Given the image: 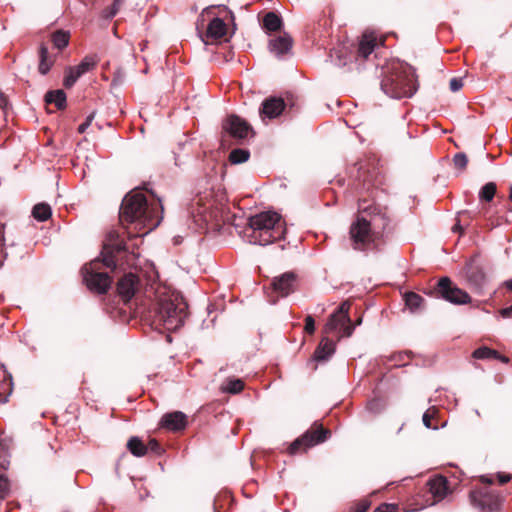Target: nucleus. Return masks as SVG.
<instances>
[{"label": "nucleus", "instance_id": "obj_1", "mask_svg": "<svg viewBox=\"0 0 512 512\" xmlns=\"http://www.w3.org/2000/svg\"><path fill=\"white\" fill-rule=\"evenodd\" d=\"M128 262V248L116 231H111L103 244L100 256L82 267L83 281L91 292L106 294L112 284L107 270L115 272Z\"/></svg>", "mask_w": 512, "mask_h": 512}, {"label": "nucleus", "instance_id": "obj_2", "mask_svg": "<svg viewBox=\"0 0 512 512\" xmlns=\"http://www.w3.org/2000/svg\"><path fill=\"white\" fill-rule=\"evenodd\" d=\"M158 206L163 210L160 204L149 205L141 192H130L124 197L119 220L127 229L125 233L128 239L144 236L159 225L162 217L159 216Z\"/></svg>", "mask_w": 512, "mask_h": 512}, {"label": "nucleus", "instance_id": "obj_3", "mask_svg": "<svg viewBox=\"0 0 512 512\" xmlns=\"http://www.w3.org/2000/svg\"><path fill=\"white\" fill-rule=\"evenodd\" d=\"M188 317V304L184 298L175 291L165 287L155 291V299L147 311L146 319L156 329L164 328L174 331L184 324Z\"/></svg>", "mask_w": 512, "mask_h": 512}, {"label": "nucleus", "instance_id": "obj_4", "mask_svg": "<svg viewBox=\"0 0 512 512\" xmlns=\"http://www.w3.org/2000/svg\"><path fill=\"white\" fill-rule=\"evenodd\" d=\"M249 242L268 245L284 237L285 229L280 223V215L276 212H261L248 219Z\"/></svg>", "mask_w": 512, "mask_h": 512}, {"label": "nucleus", "instance_id": "obj_5", "mask_svg": "<svg viewBox=\"0 0 512 512\" xmlns=\"http://www.w3.org/2000/svg\"><path fill=\"white\" fill-rule=\"evenodd\" d=\"M367 192H369L371 199L360 194L358 198V212L361 216H365L368 219V224H370L373 231H378V237L381 239L390 224V217L386 207L375 203L374 189L370 192L368 187Z\"/></svg>", "mask_w": 512, "mask_h": 512}, {"label": "nucleus", "instance_id": "obj_6", "mask_svg": "<svg viewBox=\"0 0 512 512\" xmlns=\"http://www.w3.org/2000/svg\"><path fill=\"white\" fill-rule=\"evenodd\" d=\"M351 301L346 300L329 316L324 327V333H334L337 339L350 337L354 331L355 325L361 323V318L355 324H352L349 311Z\"/></svg>", "mask_w": 512, "mask_h": 512}, {"label": "nucleus", "instance_id": "obj_7", "mask_svg": "<svg viewBox=\"0 0 512 512\" xmlns=\"http://www.w3.org/2000/svg\"><path fill=\"white\" fill-rule=\"evenodd\" d=\"M331 434V430L323 427L321 423L316 421L304 434L289 444L286 451L291 456L305 453L309 448L328 440L331 437Z\"/></svg>", "mask_w": 512, "mask_h": 512}, {"label": "nucleus", "instance_id": "obj_8", "mask_svg": "<svg viewBox=\"0 0 512 512\" xmlns=\"http://www.w3.org/2000/svg\"><path fill=\"white\" fill-rule=\"evenodd\" d=\"M381 89L392 98L411 97L416 91L414 81L402 71L386 74L381 81Z\"/></svg>", "mask_w": 512, "mask_h": 512}, {"label": "nucleus", "instance_id": "obj_9", "mask_svg": "<svg viewBox=\"0 0 512 512\" xmlns=\"http://www.w3.org/2000/svg\"><path fill=\"white\" fill-rule=\"evenodd\" d=\"M350 239L352 247L358 251L366 250L371 244L375 248L378 247L377 242L380 240L378 231H373L368 224V219L365 216L359 215L355 222L350 227Z\"/></svg>", "mask_w": 512, "mask_h": 512}, {"label": "nucleus", "instance_id": "obj_10", "mask_svg": "<svg viewBox=\"0 0 512 512\" xmlns=\"http://www.w3.org/2000/svg\"><path fill=\"white\" fill-rule=\"evenodd\" d=\"M431 293L455 305L471 302L469 294L456 286L449 277L440 278Z\"/></svg>", "mask_w": 512, "mask_h": 512}, {"label": "nucleus", "instance_id": "obj_11", "mask_svg": "<svg viewBox=\"0 0 512 512\" xmlns=\"http://www.w3.org/2000/svg\"><path fill=\"white\" fill-rule=\"evenodd\" d=\"M141 279L135 273H124L116 282V291L120 299L126 304L140 290Z\"/></svg>", "mask_w": 512, "mask_h": 512}, {"label": "nucleus", "instance_id": "obj_12", "mask_svg": "<svg viewBox=\"0 0 512 512\" xmlns=\"http://www.w3.org/2000/svg\"><path fill=\"white\" fill-rule=\"evenodd\" d=\"M222 129L231 137L237 140H243L251 133L254 135L252 126L238 115H229L222 124Z\"/></svg>", "mask_w": 512, "mask_h": 512}, {"label": "nucleus", "instance_id": "obj_13", "mask_svg": "<svg viewBox=\"0 0 512 512\" xmlns=\"http://www.w3.org/2000/svg\"><path fill=\"white\" fill-rule=\"evenodd\" d=\"M296 281L297 275L293 272H286L279 277H275L271 282V288L276 297L270 301L275 303L278 297H285L293 293L296 289Z\"/></svg>", "mask_w": 512, "mask_h": 512}, {"label": "nucleus", "instance_id": "obj_14", "mask_svg": "<svg viewBox=\"0 0 512 512\" xmlns=\"http://www.w3.org/2000/svg\"><path fill=\"white\" fill-rule=\"evenodd\" d=\"M472 504L481 512H497L501 506L499 496L483 491H475L470 494Z\"/></svg>", "mask_w": 512, "mask_h": 512}, {"label": "nucleus", "instance_id": "obj_15", "mask_svg": "<svg viewBox=\"0 0 512 512\" xmlns=\"http://www.w3.org/2000/svg\"><path fill=\"white\" fill-rule=\"evenodd\" d=\"M286 111L284 98L271 96L266 98L259 109V116L264 121L266 118L274 119Z\"/></svg>", "mask_w": 512, "mask_h": 512}, {"label": "nucleus", "instance_id": "obj_16", "mask_svg": "<svg viewBox=\"0 0 512 512\" xmlns=\"http://www.w3.org/2000/svg\"><path fill=\"white\" fill-rule=\"evenodd\" d=\"M187 423V416L181 411L166 413L160 420L161 427L174 432L184 430Z\"/></svg>", "mask_w": 512, "mask_h": 512}, {"label": "nucleus", "instance_id": "obj_17", "mask_svg": "<svg viewBox=\"0 0 512 512\" xmlns=\"http://www.w3.org/2000/svg\"><path fill=\"white\" fill-rule=\"evenodd\" d=\"M467 281L477 289H480L485 283V273L482 267L477 263L476 256L472 257L465 268Z\"/></svg>", "mask_w": 512, "mask_h": 512}, {"label": "nucleus", "instance_id": "obj_18", "mask_svg": "<svg viewBox=\"0 0 512 512\" xmlns=\"http://www.w3.org/2000/svg\"><path fill=\"white\" fill-rule=\"evenodd\" d=\"M292 45V38L287 33H283L282 35L270 39L269 50L277 57H281L291 51Z\"/></svg>", "mask_w": 512, "mask_h": 512}, {"label": "nucleus", "instance_id": "obj_19", "mask_svg": "<svg viewBox=\"0 0 512 512\" xmlns=\"http://www.w3.org/2000/svg\"><path fill=\"white\" fill-rule=\"evenodd\" d=\"M427 486L435 501H440L447 495L448 481L443 476H437L433 479H430L427 482Z\"/></svg>", "mask_w": 512, "mask_h": 512}, {"label": "nucleus", "instance_id": "obj_20", "mask_svg": "<svg viewBox=\"0 0 512 512\" xmlns=\"http://www.w3.org/2000/svg\"><path fill=\"white\" fill-rule=\"evenodd\" d=\"M226 32L227 25L225 22L222 19L215 17L209 22L205 37L207 39L219 40L226 35Z\"/></svg>", "mask_w": 512, "mask_h": 512}, {"label": "nucleus", "instance_id": "obj_21", "mask_svg": "<svg viewBox=\"0 0 512 512\" xmlns=\"http://www.w3.org/2000/svg\"><path fill=\"white\" fill-rule=\"evenodd\" d=\"M334 351L335 342L328 337H323L314 352V359L316 361L326 360Z\"/></svg>", "mask_w": 512, "mask_h": 512}, {"label": "nucleus", "instance_id": "obj_22", "mask_svg": "<svg viewBox=\"0 0 512 512\" xmlns=\"http://www.w3.org/2000/svg\"><path fill=\"white\" fill-rule=\"evenodd\" d=\"M376 38L370 34H363L357 48V56L367 59L376 47Z\"/></svg>", "mask_w": 512, "mask_h": 512}, {"label": "nucleus", "instance_id": "obj_23", "mask_svg": "<svg viewBox=\"0 0 512 512\" xmlns=\"http://www.w3.org/2000/svg\"><path fill=\"white\" fill-rule=\"evenodd\" d=\"M472 356L475 359H495V360H500L503 363L509 362V358L507 356L501 355L497 350L491 349L486 346L477 348L472 353Z\"/></svg>", "mask_w": 512, "mask_h": 512}, {"label": "nucleus", "instance_id": "obj_24", "mask_svg": "<svg viewBox=\"0 0 512 512\" xmlns=\"http://www.w3.org/2000/svg\"><path fill=\"white\" fill-rule=\"evenodd\" d=\"M39 66L38 70L41 74L45 75L49 72L54 64V58L49 54L48 48L42 44L39 48Z\"/></svg>", "mask_w": 512, "mask_h": 512}, {"label": "nucleus", "instance_id": "obj_25", "mask_svg": "<svg viewBox=\"0 0 512 512\" xmlns=\"http://www.w3.org/2000/svg\"><path fill=\"white\" fill-rule=\"evenodd\" d=\"M86 72L84 69L80 68V65L77 66H69L65 69V77L63 80V85L65 88H71L76 81Z\"/></svg>", "mask_w": 512, "mask_h": 512}, {"label": "nucleus", "instance_id": "obj_26", "mask_svg": "<svg viewBox=\"0 0 512 512\" xmlns=\"http://www.w3.org/2000/svg\"><path fill=\"white\" fill-rule=\"evenodd\" d=\"M86 72L84 69L80 68V65L77 66H69L65 69V77L63 80V85L65 88H71L76 81Z\"/></svg>", "mask_w": 512, "mask_h": 512}, {"label": "nucleus", "instance_id": "obj_27", "mask_svg": "<svg viewBox=\"0 0 512 512\" xmlns=\"http://www.w3.org/2000/svg\"><path fill=\"white\" fill-rule=\"evenodd\" d=\"M86 72L84 69L80 68V65L77 66H69L65 69V77L63 80V85L65 88H71L76 81Z\"/></svg>", "mask_w": 512, "mask_h": 512}, {"label": "nucleus", "instance_id": "obj_28", "mask_svg": "<svg viewBox=\"0 0 512 512\" xmlns=\"http://www.w3.org/2000/svg\"><path fill=\"white\" fill-rule=\"evenodd\" d=\"M86 72L84 69L80 68V65L77 66H69L65 69V77L63 80V85L65 88H71L76 81Z\"/></svg>", "mask_w": 512, "mask_h": 512}, {"label": "nucleus", "instance_id": "obj_29", "mask_svg": "<svg viewBox=\"0 0 512 512\" xmlns=\"http://www.w3.org/2000/svg\"><path fill=\"white\" fill-rule=\"evenodd\" d=\"M126 447L136 457H143L148 452V446L137 436H132L127 441Z\"/></svg>", "mask_w": 512, "mask_h": 512}, {"label": "nucleus", "instance_id": "obj_30", "mask_svg": "<svg viewBox=\"0 0 512 512\" xmlns=\"http://www.w3.org/2000/svg\"><path fill=\"white\" fill-rule=\"evenodd\" d=\"M47 104H54L58 110L66 108V94L63 90L48 91L45 95Z\"/></svg>", "mask_w": 512, "mask_h": 512}, {"label": "nucleus", "instance_id": "obj_31", "mask_svg": "<svg viewBox=\"0 0 512 512\" xmlns=\"http://www.w3.org/2000/svg\"><path fill=\"white\" fill-rule=\"evenodd\" d=\"M282 19L274 12H268L263 18V27L270 31L276 32L281 29Z\"/></svg>", "mask_w": 512, "mask_h": 512}, {"label": "nucleus", "instance_id": "obj_32", "mask_svg": "<svg viewBox=\"0 0 512 512\" xmlns=\"http://www.w3.org/2000/svg\"><path fill=\"white\" fill-rule=\"evenodd\" d=\"M11 448L10 439H0V470H6L9 466V451Z\"/></svg>", "mask_w": 512, "mask_h": 512}, {"label": "nucleus", "instance_id": "obj_33", "mask_svg": "<svg viewBox=\"0 0 512 512\" xmlns=\"http://www.w3.org/2000/svg\"><path fill=\"white\" fill-rule=\"evenodd\" d=\"M52 215V210L47 203H38L32 209V216L38 221H46Z\"/></svg>", "mask_w": 512, "mask_h": 512}, {"label": "nucleus", "instance_id": "obj_34", "mask_svg": "<svg viewBox=\"0 0 512 512\" xmlns=\"http://www.w3.org/2000/svg\"><path fill=\"white\" fill-rule=\"evenodd\" d=\"M70 39V33L64 30H57L51 35V41L55 48L62 50L65 48Z\"/></svg>", "mask_w": 512, "mask_h": 512}, {"label": "nucleus", "instance_id": "obj_35", "mask_svg": "<svg viewBox=\"0 0 512 512\" xmlns=\"http://www.w3.org/2000/svg\"><path fill=\"white\" fill-rule=\"evenodd\" d=\"M497 192V186L494 182L486 183L479 191L480 201L491 202Z\"/></svg>", "mask_w": 512, "mask_h": 512}, {"label": "nucleus", "instance_id": "obj_36", "mask_svg": "<svg viewBox=\"0 0 512 512\" xmlns=\"http://www.w3.org/2000/svg\"><path fill=\"white\" fill-rule=\"evenodd\" d=\"M126 0H114L112 5L106 7L101 12V17L106 20L112 19L120 11Z\"/></svg>", "mask_w": 512, "mask_h": 512}, {"label": "nucleus", "instance_id": "obj_37", "mask_svg": "<svg viewBox=\"0 0 512 512\" xmlns=\"http://www.w3.org/2000/svg\"><path fill=\"white\" fill-rule=\"evenodd\" d=\"M250 157V152L246 149H234L229 154V161L232 164H240L246 162Z\"/></svg>", "mask_w": 512, "mask_h": 512}, {"label": "nucleus", "instance_id": "obj_38", "mask_svg": "<svg viewBox=\"0 0 512 512\" xmlns=\"http://www.w3.org/2000/svg\"><path fill=\"white\" fill-rule=\"evenodd\" d=\"M405 304L411 309L415 310L418 309L424 299L415 292H407L404 295Z\"/></svg>", "mask_w": 512, "mask_h": 512}, {"label": "nucleus", "instance_id": "obj_39", "mask_svg": "<svg viewBox=\"0 0 512 512\" xmlns=\"http://www.w3.org/2000/svg\"><path fill=\"white\" fill-rule=\"evenodd\" d=\"M223 389L228 393L237 394L244 389V382L241 379H231L227 381Z\"/></svg>", "mask_w": 512, "mask_h": 512}, {"label": "nucleus", "instance_id": "obj_40", "mask_svg": "<svg viewBox=\"0 0 512 512\" xmlns=\"http://www.w3.org/2000/svg\"><path fill=\"white\" fill-rule=\"evenodd\" d=\"M99 62V59L95 55H88L83 58V60L79 63L80 68L84 69V71L87 73L91 70H93Z\"/></svg>", "mask_w": 512, "mask_h": 512}, {"label": "nucleus", "instance_id": "obj_41", "mask_svg": "<svg viewBox=\"0 0 512 512\" xmlns=\"http://www.w3.org/2000/svg\"><path fill=\"white\" fill-rule=\"evenodd\" d=\"M489 209L486 208L483 210V215L487 219L488 223L487 225L491 228L500 226L503 222H506V219L502 216H494V215H488Z\"/></svg>", "mask_w": 512, "mask_h": 512}, {"label": "nucleus", "instance_id": "obj_42", "mask_svg": "<svg viewBox=\"0 0 512 512\" xmlns=\"http://www.w3.org/2000/svg\"><path fill=\"white\" fill-rule=\"evenodd\" d=\"M12 391V382L0 383V404L7 402L8 396Z\"/></svg>", "mask_w": 512, "mask_h": 512}, {"label": "nucleus", "instance_id": "obj_43", "mask_svg": "<svg viewBox=\"0 0 512 512\" xmlns=\"http://www.w3.org/2000/svg\"><path fill=\"white\" fill-rule=\"evenodd\" d=\"M453 162L456 168L464 170L468 164V158L465 153H457L453 157Z\"/></svg>", "mask_w": 512, "mask_h": 512}, {"label": "nucleus", "instance_id": "obj_44", "mask_svg": "<svg viewBox=\"0 0 512 512\" xmlns=\"http://www.w3.org/2000/svg\"><path fill=\"white\" fill-rule=\"evenodd\" d=\"M5 258L6 253L4 251V225L0 223V267L3 265Z\"/></svg>", "mask_w": 512, "mask_h": 512}, {"label": "nucleus", "instance_id": "obj_45", "mask_svg": "<svg viewBox=\"0 0 512 512\" xmlns=\"http://www.w3.org/2000/svg\"><path fill=\"white\" fill-rule=\"evenodd\" d=\"M284 101L286 103V110L288 111L297 107V98L293 94L287 93Z\"/></svg>", "mask_w": 512, "mask_h": 512}, {"label": "nucleus", "instance_id": "obj_46", "mask_svg": "<svg viewBox=\"0 0 512 512\" xmlns=\"http://www.w3.org/2000/svg\"><path fill=\"white\" fill-rule=\"evenodd\" d=\"M146 446H148V451H152L156 454H160L162 452V447L161 445L159 444V442L154 439V438H151L148 442V444H146Z\"/></svg>", "mask_w": 512, "mask_h": 512}, {"label": "nucleus", "instance_id": "obj_47", "mask_svg": "<svg viewBox=\"0 0 512 512\" xmlns=\"http://www.w3.org/2000/svg\"><path fill=\"white\" fill-rule=\"evenodd\" d=\"M304 330L308 334H313L315 331V321L312 316L308 315L305 318V327Z\"/></svg>", "mask_w": 512, "mask_h": 512}, {"label": "nucleus", "instance_id": "obj_48", "mask_svg": "<svg viewBox=\"0 0 512 512\" xmlns=\"http://www.w3.org/2000/svg\"><path fill=\"white\" fill-rule=\"evenodd\" d=\"M450 90L457 92L463 87V81L461 78H452L449 83Z\"/></svg>", "mask_w": 512, "mask_h": 512}, {"label": "nucleus", "instance_id": "obj_49", "mask_svg": "<svg viewBox=\"0 0 512 512\" xmlns=\"http://www.w3.org/2000/svg\"><path fill=\"white\" fill-rule=\"evenodd\" d=\"M374 512H398V508L394 504H382Z\"/></svg>", "mask_w": 512, "mask_h": 512}, {"label": "nucleus", "instance_id": "obj_50", "mask_svg": "<svg viewBox=\"0 0 512 512\" xmlns=\"http://www.w3.org/2000/svg\"><path fill=\"white\" fill-rule=\"evenodd\" d=\"M370 507V502L367 500H361L357 505L355 506V509L353 512H366Z\"/></svg>", "mask_w": 512, "mask_h": 512}, {"label": "nucleus", "instance_id": "obj_51", "mask_svg": "<svg viewBox=\"0 0 512 512\" xmlns=\"http://www.w3.org/2000/svg\"><path fill=\"white\" fill-rule=\"evenodd\" d=\"M93 118H94V114H91L87 117L85 122H83L82 124L79 125L78 132L80 134L84 133L86 131V129L91 125Z\"/></svg>", "mask_w": 512, "mask_h": 512}, {"label": "nucleus", "instance_id": "obj_52", "mask_svg": "<svg viewBox=\"0 0 512 512\" xmlns=\"http://www.w3.org/2000/svg\"><path fill=\"white\" fill-rule=\"evenodd\" d=\"M116 233L119 235L120 240H122L124 242V244L126 245V247L128 248V260H129V262L125 264V265H128V264H130V262L135 257L134 251L133 250L130 251V246L127 245V243L124 241V238L121 237V235L118 232H116ZM134 247H135V244H132L131 249H134Z\"/></svg>", "mask_w": 512, "mask_h": 512}, {"label": "nucleus", "instance_id": "obj_53", "mask_svg": "<svg viewBox=\"0 0 512 512\" xmlns=\"http://www.w3.org/2000/svg\"><path fill=\"white\" fill-rule=\"evenodd\" d=\"M116 233L119 235L120 240H122L124 242V244L126 245V247L128 248V260H129V262L125 264V265H128V264H130V262L135 257L134 251L133 250L130 251V246L127 245V243L124 241V238L121 237V235L118 232H116ZM134 247H135V244H132L131 249H134Z\"/></svg>", "mask_w": 512, "mask_h": 512}, {"label": "nucleus", "instance_id": "obj_54", "mask_svg": "<svg viewBox=\"0 0 512 512\" xmlns=\"http://www.w3.org/2000/svg\"><path fill=\"white\" fill-rule=\"evenodd\" d=\"M433 418V415H431L429 413V411H426L423 415V424L427 427V428H432V423H431V420Z\"/></svg>", "mask_w": 512, "mask_h": 512}, {"label": "nucleus", "instance_id": "obj_55", "mask_svg": "<svg viewBox=\"0 0 512 512\" xmlns=\"http://www.w3.org/2000/svg\"><path fill=\"white\" fill-rule=\"evenodd\" d=\"M498 481L501 485H504L510 481V475L505 473H498L497 474Z\"/></svg>", "mask_w": 512, "mask_h": 512}, {"label": "nucleus", "instance_id": "obj_56", "mask_svg": "<svg viewBox=\"0 0 512 512\" xmlns=\"http://www.w3.org/2000/svg\"><path fill=\"white\" fill-rule=\"evenodd\" d=\"M499 314L503 317V318H510L512 317V305L509 306V307H506V308H502L500 311H499Z\"/></svg>", "mask_w": 512, "mask_h": 512}, {"label": "nucleus", "instance_id": "obj_57", "mask_svg": "<svg viewBox=\"0 0 512 512\" xmlns=\"http://www.w3.org/2000/svg\"><path fill=\"white\" fill-rule=\"evenodd\" d=\"M502 286L506 289V292L510 294L512 298V279L503 282Z\"/></svg>", "mask_w": 512, "mask_h": 512}, {"label": "nucleus", "instance_id": "obj_58", "mask_svg": "<svg viewBox=\"0 0 512 512\" xmlns=\"http://www.w3.org/2000/svg\"><path fill=\"white\" fill-rule=\"evenodd\" d=\"M481 481L483 483H487V484H493L494 483V480L488 476H482L481 477Z\"/></svg>", "mask_w": 512, "mask_h": 512}, {"label": "nucleus", "instance_id": "obj_59", "mask_svg": "<svg viewBox=\"0 0 512 512\" xmlns=\"http://www.w3.org/2000/svg\"><path fill=\"white\" fill-rule=\"evenodd\" d=\"M201 201H202L201 197H198L197 199H194L193 203H192V206H194L195 204L200 206L201 205Z\"/></svg>", "mask_w": 512, "mask_h": 512}, {"label": "nucleus", "instance_id": "obj_60", "mask_svg": "<svg viewBox=\"0 0 512 512\" xmlns=\"http://www.w3.org/2000/svg\"><path fill=\"white\" fill-rule=\"evenodd\" d=\"M205 211H206V208L204 207L203 209H199V210H198V212H197V214H198L199 216H204Z\"/></svg>", "mask_w": 512, "mask_h": 512}, {"label": "nucleus", "instance_id": "obj_61", "mask_svg": "<svg viewBox=\"0 0 512 512\" xmlns=\"http://www.w3.org/2000/svg\"><path fill=\"white\" fill-rule=\"evenodd\" d=\"M508 199L512 202V184L509 187Z\"/></svg>", "mask_w": 512, "mask_h": 512}, {"label": "nucleus", "instance_id": "obj_62", "mask_svg": "<svg viewBox=\"0 0 512 512\" xmlns=\"http://www.w3.org/2000/svg\"><path fill=\"white\" fill-rule=\"evenodd\" d=\"M460 229H461V227H460L459 225H455V226L453 227V231H458V230H460Z\"/></svg>", "mask_w": 512, "mask_h": 512}, {"label": "nucleus", "instance_id": "obj_63", "mask_svg": "<svg viewBox=\"0 0 512 512\" xmlns=\"http://www.w3.org/2000/svg\"><path fill=\"white\" fill-rule=\"evenodd\" d=\"M338 64H339V65H346V62H345V61H341V60H340Z\"/></svg>", "mask_w": 512, "mask_h": 512}, {"label": "nucleus", "instance_id": "obj_64", "mask_svg": "<svg viewBox=\"0 0 512 512\" xmlns=\"http://www.w3.org/2000/svg\"><path fill=\"white\" fill-rule=\"evenodd\" d=\"M208 12V9L203 10V13H201V16H204V13Z\"/></svg>", "mask_w": 512, "mask_h": 512}]
</instances>
